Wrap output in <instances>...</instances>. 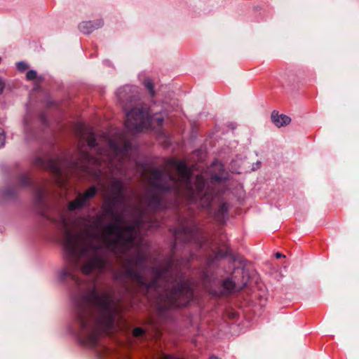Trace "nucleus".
Instances as JSON below:
<instances>
[{"mask_svg": "<svg viewBox=\"0 0 359 359\" xmlns=\"http://www.w3.org/2000/svg\"><path fill=\"white\" fill-rule=\"evenodd\" d=\"M76 133L79 140L77 158L37 154L32 163L50 172L61 188L67 185V170H80L97 182L104 196L103 214L95 217L91 224L74 232L67 214L87 206L98 191L96 186L79 193L75 200L63 208L48 205L46 188L34 184L28 175L18 176V193L22 188L32 187L39 213L62 234L65 265L59 278L74 287V313H116L111 295L97 288V276L109 266L101 241L121 258V269L116 273L115 279L127 294H142L155 304L157 313H168L170 309L186 306L194 292L182 270L188 268L196 255L191 253L189 257L175 259L176 252L182 245L189 244L197 250H210L207 255L209 266L229 252L228 250L213 249L212 242L203 235L196 222L182 217L177 207L180 199H185L212 212L210 205L216 199L219 204L214 217L219 223L225 222L229 205L222 197L223 191L217 190L214 183L227 180L228 173L222 165L215 164L218 172L212 174L210 183L201 175L193 181L186 163L175 160L172 165L177 177L166 170L152 169V190L144 200L145 206L130 205L121 180L113 178L108 189L104 182L114 176V169H121L130 144L126 142L121 149L110 142L109 149L101 148L93 130L81 124L77 126Z\"/></svg>", "mask_w": 359, "mask_h": 359, "instance_id": "f257e3e1", "label": "nucleus"}, {"mask_svg": "<svg viewBox=\"0 0 359 359\" xmlns=\"http://www.w3.org/2000/svg\"><path fill=\"white\" fill-rule=\"evenodd\" d=\"M117 98L126 113V127L134 133L143 130L160 129L166 114L165 113H151L147 104L137 103L139 95L135 87L126 86L118 90Z\"/></svg>", "mask_w": 359, "mask_h": 359, "instance_id": "f03ea898", "label": "nucleus"}, {"mask_svg": "<svg viewBox=\"0 0 359 359\" xmlns=\"http://www.w3.org/2000/svg\"><path fill=\"white\" fill-rule=\"evenodd\" d=\"M24 130L25 138L27 141H32L37 138V130L33 123L31 115L27 114L24 118Z\"/></svg>", "mask_w": 359, "mask_h": 359, "instance_id": "7ed1b4c3", "label": "nucleus"}, {"mask_svg": "<svg viewBox=\"0 0 359 359\" xmlns=\"http://www.w3.org/2000/svg\"><path fill=\"white\" fill-rule=\"evenodd\" d=\"M245 286V283L242 285H237L231 278H227L223 280V291L220 292V295H228L236 292L241 291Z\"/></svg>", "mask_w": 359, "mask_h": 359, "instance_id": "20e7f679", "label": "nucleus"}, {"mask_svg": "<svg viewBox=\"0 0 359 359\" xmlns=\"http://www.w3.org/2000/svg\"><path fill=\"white\" fill-rule=\"evenodd\" d=\"M103 25V20L101 19L93 21H86L79 24V29L83 34H89L94 30L102 27Z\"/></svg>", "mask_w": 359, "mask_h": 359, "instance_id": "39448f33", "label": "nucleus"}, {"mask_svg": "<svg viewBox=\"0 0 359 359\" xmlns=\"http://www.w3.org/2000/svg\"><path fill=\"white\" fill-rule=\"evenodd\" d=\"M271 121L278 128L287 126L291 122V118L285 114H279L278 112L273 111L271 113Z\"/></svg>", "mask_w": 359, "mask_h": 359, "instance_id": "423d86ee", "label": "nucleus"}, {"mask_svg": "<svg viewBox=\"0 0 359 359\" xmlns=\"http://www.w3.org/2000/svg\"><path fill=\"white\" fill-rule=\"evenodd\" d=\"M143 84H144V87L147 89V90L149 91L150 95L151 97H154L156 93H155V90L154 88V84H153L152 81L149 79H145L143 82Z\"/></svg>", "mask_w": 359, "mask_h": 359, "instance_id": "0eeeda50", "label": "nucleus"}, {"mask_svg": "<svg viewBox=\"0 0 359 359\" xmlns=\"http://www.w3.org/2000/svg\"><path fill=\"white\" fill-rule=\"evenodd\" d=\"M156 359H185L183 357H180L174 354H168L162 353L159 354Z\"/></svg>", "mask_w": 359, "mask_h": 359, "instance_id": "6e6552de", "label": "nucleus"}, {"mask_svg": "<svg viewBox=\"0 0 359 359\" xmlns=\"http://www.w3.org/2000/svg\"><path fill=\"white\" fill-rule=\"evenodd\" d=\"M133 334L136 337H142L144 334V330L142 327H137L134 328Z\"/></svg>", "mask_w": 359, "mask_h": 359, "instance_id": "1a4fd4ad", "label": "nucleus"}, {"mask_svg": "<svg viewBox=\"0 0 359 359\" xmlns=\"http://www.w3.org/2000/svg\"><path fill=\"white\" fill-rule=\"evenodd\" d=\"M17 69L20 72H24L29 68L28 65L22 61L18 62L16 65Z\"/></svg>", "mask_w": 359, "mask_h": 359, "instance_id": "9d476101", "label": "nucleus"}, {"mask_svg": "<svg viewBox=\"0 0 359 359\" xmlns=\"http://www.w3.org/2000/svg\"><path fill=\"white\" fill-rule=\"evenodd\" d=\"M37 76V73L35 70H29L27 72L26 78L29 81L34 80Z\"/></svg>", "mask_w": 359, "mask_h": 359, "instance_id": "9b49d317", "label": "nucleus"}, {"mask_svg": "<svg viewBox=\"0 0 359 359\" xmlns=\"http://www.w3.org/2000/svg\"><path fill=\"white\" fill-rule=\"evenodd\" d=\"M5 134L2 128H0V147H3L5 143Z\"/></svg>", "mask_w": 359, "mask_h": 359, "instance_id": "f8f14e48", "label": "nucleus"}, {"mask_svg": "<svg viewBox=\"0 0 359 359\" xmlns=\"http://www.w3.org/2000/svg\"><path fill=\"white\" fill-rule=\"evenodd\" d=\"M39 120L43 125H46V123H47V118H46V115L44 114L41 113V114H39Z\"/></svg>", "mask_w": 359, "mask_h": 359, "instance_id": "ddd939ff", "label": "nucleus"}, {"mask_svg": "<svg viewBox=\"0 0 359 359\" xmlns=\"http://www.w3.org/2000/svg\"><path fill=\"white\" fill-rule=\"evenodd\" d=\"M5 88V83L3 80L0 78V95L3 93V90Z\"/></svg>", "mask_w": 359, "mask_h": 359, "instance_id": "4468645a", "label": "nucleus"}, {"mask_svg": "<svg viewBox=\"0 0 359 359\" xmlns=\"http://www.w3.org/2000/svg\"><path fill=\"white\" fill-rule=\"evenodd\" d=\"M276 258H280V257H285V256H284V255H282L281 253H280V252H276Z\"/></svg>", "mask_w": 359, "mask_h": 359, "instance_id": "2eb2a0df", "label": "nucleus"}, {"mask_svg": "<svg viewBox=\"0 0 359 359\" xmlns=\"http://www.w3.org/2000/svg\"><path fill=\"white\" fill-rule=\"evenodd\" d=\"M209 359H219V358L218 357H216V356L213 355V356L210 357Z\"/></svg>", "mask_w": 359, "mask_h": 359, "instance_id": "dca6fc26", "label": "nucleus"}, {"mask_svg": "<svg viewBox=\"0 0 359 359\" xmlns=\"http://www.w3.org/2000/svg\"><path fill=\"white\" fill-rule=\"evenodd\" d=\"M203 276H204V278H206L208 277V275L205 273H203Z\"/></svg>", "mask_w": 359, "mask_h": 359, "instance_id": "f3484780", "label": "nucleus"}]
</instances>
